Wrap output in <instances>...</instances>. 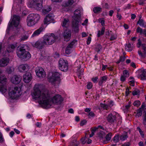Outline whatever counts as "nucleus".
<instances>
[{
    "label": "nucleus",
    "mask_w": 146,
    "mask_h": 146,
    "mask_svg": "<svg viewBox=\"0 0 146 146\" xmlns=\"http://www.w3.org/2000/svg\"><path fill=\"white\" fill-rule=\"evenodd\" d=\"M143 124L145 125H146V115H145L144 116L143 119Z\"/></svg>",
    "instance_id": "nucleus-56"
},
{
    "label": "nucleus",
    "mask_w": 146,
    "mask_h": 146,
    "mask_svg": "<svg viewBox=\"0 0 146 146\" xmlns=\"http://www.w3.org/2000/svg\"><path fill=\"white\" fill-rule=\"evenodd\" d=\"M78 72L80 74V75H82L83 74V69H81L80 70V68H79L78 69H77Z\"/></svg>",
    "instance_id": "nucleus-51"
},
{
    "label": "nucleus",
    "mask_w": 146,
    "mask_h": 146,
    "mask_svg": "<svg viewBox=\"0 0 146 146\" xmlns=\"http://www.w3.org/2000/svg\"><path fill=\"white\" fill-rule=\"evenodd\" d=\"M89 115L90 117H94L95 115L93 112L90 111L89 113Z\"/></svg>",
    "instance_id": "nucleus-53"
},
{
    "label": "nucleus",
    "mask_w": 146,
    "mask_h": 146,
    "mask_svg": "<svg viewBox=\"0 0 146 146\" xmlns=\"http://www.w3.org/2000/svg\"><path fill=\"white\" fill-rule=\"evenodd\" d=\"M44 28L41 27L34 31L32 35V37H34L38 35L44 30Z\"/></svg>",
    "instance_id": "nucleus-22"
},
{
    "label": "nucleus",
    "mask_w": 146,
    "mask_h": 146,
    "mask_svg": "<svg viewBox=\"0 0 146 146\" xmlns=\"http://www.w3.org/2000/svg\"><path fill=\"white\" fill-rule=\"evenodd\" d=\"M54 19L53 15L51 14H48L44 19V23L48 24L53 22Z\"/></svg>",
    "instance_id": "nucleus-16"
},
{
    "label": "nucleus",
    "mask_w": 146,
    "mask_h": 146,
    "mask_svg": "<svg viewBox=\"0 0 146 146\" xmlns=\"http://www.w3.org/2000/svg\"><path fill=\"white\" fill-rule=\"evenodd\" d=\"M21 94V89L18 87H11L9 90V94L12 99H16Z\"/></svg>",
    "instance_id": "nucleus-6"
},
{
    "label": "nucleus",
    "mask_w": 146,
    "mask_h": 146,
    "mask_svg": "<svg viewBox=\"0 0 146 146\" xmlns=\"http://www.w3.org/2000/svg\"><path fill=\"white\" fill-rule=\"evenodd\" d=\"M114 105V103L113 101H111L109 103V105L106 104H101V108H102L105 109L107 110L109 108L112 107Z\"/></svg>",
    "instance_id": "nucleus-21"
},
{
    "label": "nucleus",
    "mask_w": 146,
    "mask_h": 146,
    "mask_svg": "<svg viewBox=\"0 0 146 146\" xmlns=\"http://www.w3.org/2000/svg\"><path fill=\"white\" fill-rule=\"evenodd\" d=\"M127 77L123 75H121L120 77V80L121 81L124 82Z\"/></svg>",
    "instance_id": "nucleus-49"
},
{
    "label": "nucleus",
    "mask_w": 146,
    "mask_h": 146,
    "mask_svg": "<svg viewBox=\"0 0 146 146\" xmlns=\"http://www.w3.org/2000/svg\"><path fill=\"white\" fill-rule=\"evenodd\" d=\"M105 28L103 27H102V30H101V35H102L104 33Z\"/></svg>",
    "instance_id": "nucleus-57"
},
{
    "label": "nucleus",
    "mask_w": 146,
    "mask_h": 146,
    "mask_svg": "<svg viewBox=\"0 0 146 146\" xmlns=\"http://www.w3.org/2000/svg\"><path fill=\"white\" fill-rule=\"evenodd\" d=\"M137 129L139 132V133L141 136L142 137H144V133L142 131V130L139 127H137Z\"/></svg>",
    "instance_id": "nucleus-38"
},
{
    "label": "nucleus",
    "mask_w": 146,
    "mask_h": 146,
    "mask_svg": "<svg viewBox=\"0 0 146 146\" xmlns=\"http://www.w3.org/2000/svg\"><path fill=\"white\" fill-rule=\"evenodd\" d=\"M125 59V58L124 56H121L120 57L119 59L121 62H123L124 61Z\"/></svg>",
    "instance_id": "nucleus-55"
},
{
    "label": "nucleus",
    "mask_w": 146,
    "mask_h": 146,
    "mask_svg": "<svg viewBox=\"0 0 146 146\" xmlns=\"http://www.w3.org/2000/svg\"><path fill=\"white\" fill-rule=\"evenodd\" d=\"M21 80V78L20 76L15 75L12 77L11 81L13 84H17L20 82Z\"/></svg>",
    "instance_id": "nucleus-19"
},
{
    "label": "nucleus",
    "mask_w": 146,
    "mask_h": 146,
    "mask_svg": "<svg viewBox=\"0 0 146 146\" xmlns=\"http://www.w3.org/2000/svg\"><path fill=\"white\" fill-rule=\"evenodd\" d=\"M131 105H130V103L129 102V104L125 106V111H124L125 112H127L128 110V109L130 107Z\"/></svg>",
    "instance_id": "nucleus-48"
},
{
    "label": "nucleus",
    "mask_w": 146,
    "mask_h": 146,
    "mask_svg": "<svg viewBox=\"0 0 146 146\" xmlns=\"http://www.w3.org/2000/svg\"><path fill=\"white\" fill-rule=\"evenodd\" d=\"M33 5L36 10H41L43 7L41 0H33Z\"/></svg>",
    "instance_id": "nucleus-12"
},
{
    "label": "nucleus",
    "mask_w": 146,
    "mask_h": 146,
    "mask_svg": "<svg viewBox=\"0 0 146 146\" xmlns=\"http://www.w3.org/2000/svg\"><path fill=\"white\" fill-rule=\"evenodd\" d=\"M59 68L62 71H66L68 69L67 62L63 59H60L59 61Z\"/></svg>",
    "instance_id": "nucleus-9"
},
{
    "label": "nucleus",
    "mask_w": 146,
    "mask_h": 146,
    "mask_svg": "<svg viewBox=\"0 0 146 146\" xmlns=\"http://www.w3.org/2000/svg\"><path fill=\"white\" fill-rule=\"evenodd\" d=\"M80 11L79 10H76L74 11V16L72 21V28L73 31L77 33L79 31L78 23L80 22Z\"/></svg>",
    "instance_id": "nucleus-2"
},
{
    "label": "nucleus",
    "mask_w": 146,
    "mask_h": 146,
    "mask_svg": "<svg viewBox=\"0 0 146 146\" xmlns=\"http://www.w3.org/2000/svg\"><path fill=\"white\" fill-rule=\"evenodd\" d=\"M98 79V77H95L94 78H93L92 80V81L94 83H97V80Z\"/></svg>",
    "instance_id": "nucleus-52"
},
{
    "label": "nucleus",
    "mask_w": 146,
    "mask_h": 146,
    "mask_svg": "<svg viewBox=\"0 0 146 146\" xmlns=\"http://www.w3.org/2000/svg\"><path fill=\"white\" fill-rule=\"evenodd\" d=\"M36 126L38 127H40L41 126V123H40L37 122L36 123Z\"/></svg>",
    "instance_id": "nucleus-64"
},
{
    "label": "nucleus",
    "mask_w": 146,
    "mask_h": 146,
    "mask_svg": "<svg viewBox=\"0 0 146 146\" xmlns=\"http://www.w3.org/2000/svg\"><path fill=\"white\" fill-rule=\"evenodd\" d=\"M129 89L128 88H127L126 90V94L127 95L129 94Z\"/></svg>",
    "instance_id": "nucleus-59"
},
{
    "label": "nucleus",
    "mask_w": 146,
    "mask_h": 146,
    "mask_svg": "<svg viewBox=\"0 0 146 146\" xmlns=\"http://www.w3.org/2000/svg\"><path fill=\"white\" fill-rule=\"evenodd\" d=\"M107 77L106 76H104L101 78V83L106 82L107 80Z\"/></svg>",
    "instance_id": "nucleus-44"
},
{
    "label": "nucleus",
    "mask_w": 146,
    "mask_h": 146,
    "mask_svg": "<svg viewBox=\"0 0 146 146\" xmlns=\"http://www.w3.org/2000/svg\"><path fill=\"white\" fill-rule=\"evenodd\" d=\"M87 123V121L86 120H84L81 121L80 125L81 126H83L86 124Z\"/></svg>",
    "instance_id": "nucleus-50"
},
{
    "label": "nucleus",
    "mask_w": 146,
    "mask_h": 146,
    "mask_svg": "<svg viewBox=\"0 0 146 146\" xmlns=\"http://www.w3.org/2000/svg\"><path fill=\"white\" fill-rule=\"evenodd\" d=\"M91 39L90 37H88L87 40V44L88 45L90 44V42L91 41Z\"/></svg>",
    "instance_id": "nucleus-54"
},
{
    "label": "nucleus",
    "mask_w": 146,
    "mask_h": 146,
    "mask_svg": "<svg viewBox=\"0 0 146 146\" xmlns=\"http://www.w3.org/2000/svg\"><path fill=\"white\" fill-rule=\"evenodd\" d=\"M68 21V19H64L63 21H62L61 25L62 26L64 27V29H67V27L68 26L67 23Z\"/></svg>",
    "instance_id": "nucleus-30"
},
{
    "label": "nucleus",
    "mask_w": 146,
    "mask_h": 146,
    "mask_svg": "<svg viewBox=\"0 0 146 146\" xmlns=\"http://www.w3.org/2000/svg\"><path fill=\"white\" fill-rule=\"evenodd\" d=\"M51 10V8L50 6H47L45 9H43L42 13L44 14H46L48 13Z\"/></svg>",
    "instance_id": "nucleus-32"
},
{
    "label": "nucleus",
    "mask_w": 146,
    "mask_h": 146,
    "mask_svg": "<svg viewBox=\"0 0 146 146\" xmlns=\"http://www.w3.org/2000/svg\"><path fill=\"white\" fill-rule=\"evenodd\" d=\"M20 17L16 15H14L12 21L10 23L11 25H13L15 27H17L19 24Z\"/></svg>",
    "instance_id": "nucleus-15"
},
{
    "label": "nucleus",
    "mask_w": 146,
    "mask_h": 146,
    "mask_svg": "<svg viewBox=\"0 0 146 146\" xmlns=\"http://www.w3.org/2000/svg\"><path fill=\"white\" fill-rule=\"evenodd\" d=\"M9 58L5 57L0 59V67H4L7 66L10 62Z\"/></svg>",
    "instance_id": "nucleus-13"
},
{
    "label": "nucleus",
    "mask_w": 146,
    "mask_h": 146,
    "mask_svg": "<svg viewBox=\"0 0 146 146\" xmlns=\"http://www.w3.org/2000/svg\"><path fill=\"white\" fill-rule=\"evenodd\" d=\"M129 79L130 80L129 81L130 85L131 86H134V81L133 78L132 77H130Z\"/></svg>",
    "instance_id": "nucleus-36"
},
{
    "label": "nucleus",
    "mask_w": 146,
    "mask_h": 146,
    "mask_svg": "<svg viewBox=\"0 0 146 146\" xmlns=\"http://www.w3.org/2000/svg\"><path fill=\"white\" fill-rule=\"evenodd\" d=\"M140 76L142 80H146V70L143 69L141 71Z\"/></svg>",
    "instance_id": "nucleus-25"
},
{
    "label": "nucleus",
    "mask_w": 146,
    "mask_h": 146,
    "mask_svg": "<svg viewBox=\"0 0 146 146\" xmlns=\"http://www.w3.org/2000/svg\"><path fill=\"white\" fill-rule=\"evenodd\" d=\"M40 18V16L38 14H30L28 16L27 19V25L30 27L34 25L38 22Z\"/></svg>",
    "instance_id": "nucleus-5"
},
{
    "label": "nucleus",
    "mask_w": 146,
    "mask_h": 146,
    "mask_svg": "<svg viewBox=\"0 0 146 146\" xmlns=\"http://www.w3.org/2000/svg\"><path fill=\"white\" fill-rule=\"evenodd\" d=\"M133 105L134 106L138 107L140 105V102L139 101H135L133 102Z\"/></svg>",
    "instance_id": "nucleus-41"
},
{
    "label": "nucleus",
    "mask_w": 146,
    "mask_h": 146,
    "mask_svg": "<svg viewBox=\"0 0 146 146\" xmlns=\"http://www.w3.org/2000/svg\"><path fill=\"white\" fill-rule=\"evenodd\" d=\"M13 69L12 67H9L7 68V71L8 73L10 74L13 71Z\"/></svg>",
    "instance_id": "nucleus-45"
},
{
    "label": "nucleus",
    "mask_w": 146,
    "mask_h": 146,
    "mask_svg": "<svg viewBox=\"0 0 146 146\" xmlns=\"http://www.w3.org/2000/svg\"><path fill=\"white\" fill-rule=\"evenodd\" d=\"M88 22V19H86L85 20L84 23H83L82 24V25H84L86 24V23H87Z\"/></svg>",
    "instance_id": "nucleus-61"
},
{
    "label": "nucleus",
    "mask_w": 146,
    "mask_h": 146,
    "mask_svg": "<svg viewBox=\"0 0 146 146\" xmlns=\"http://www.w3.org/2000/svg\"><path fill=\"white\" fill-rule=\"evenodd\" d=\"M123 75L128 77L129 76V73L128 71L127 70H125L123 71Z\"/></svg>",
    "instance_id": "nucleus-43"
},
{
    "label": "nucleus",
    "mask_w": 146,
    "mask_h": 146,
    "mask_svg": "<svg viewBox=\"0 0 146 146\" xmlns=\"http://www.w3.org/2000/svg\"><path fill=\"white\" fill-rule=\"evenodd\" d=\"M32 45L33 47L38 49H40L44 47L45 44L44 43L43 40H38L35 43H33Z\"/></svg>",
    "instance_id": "nucleus-14"
},
{
    "label": "nucleus",
    "mask_w": 146,
    "mask_h": 146,
    "mask_svg": "<svg viewBox=\"0 0 146 146\" xmlns=\"http://www.w3.org/2000/svg\"><path fill=\"white\" fill-rule=\"evenodd\" d=\"M29 37V36L27 35H23L21 36L20 38L21 41H24L27 39Z\"/></svg>",
    "instance_id": "nucleus-35"
},
{
    "label": "nucleus",
    "mask_w": 146,
    "mask_h": 146,
    "mask_svg": "<svg viewBox=\"0 0 146 146\" xmlns=\"http://www.w3.org/2000/svg\"><path fill=\"white\" fill-rule=\"evenodd\" d=\"M35 71L36 76L40 78H43L45 76L44 71L42 67H37L36 68Z\"/></svg>",
    "instance_id": "nucleus-10"
},
{
    "label": "nucleus",
    "mask_w": 146,
    "mask_h": 146,
    "mask_svg": "<svg viewBox=\"0 0 146 146\" xmlns=\"http://www.w3.org/2000/svg\"><path fill=\"white\" fill-rule=\"evenodd\" d=\"M40 87L39 86H35L32 94L34 99L38 100L40 104H43L46 107L50 108L53 104H60L63 101L61 96L58 94L51 98L48 91H41Z\"/></svg>",
    "instance_id": "nucleus-1"
},
{
    "label": "nucleus",
    "mask_w": 146,
    "mask_h": 146,
    "mask_svg": "<svg viewBox=\"0 0 146 146\" xmlns=\"http://www.w3.org/2000/svg\"><path fill=\"white\" fill-rule=\"evenodd\" d=\"M100 11V8L99 7H97L93 9V11L95 13H97Z\"/></svg>",
    "instance_id": "nucleus-39"
},
{
    "label": "nucleus",
    "mask_w": 146,
    "mask_h": 146,
    "mask_svg": "<svg viewBox=\"0 0 146 146\" xmlns=\"http://www.w3.org/2000/svg\"><path fill=\"white\" fill-rule=\"evenodd\" d=\"M119 140V137L118 135H116L113 138V141L115 143L118 142Z\"/></svg>",
    "instance_id": "nucleus-37"
},
{
    "label": "nucleus",
    "mask_w": 146,
    "mask_h": 146,
    "mask_svg": "<svg viewBox=\"0 0 146 146\" xmlns=\"http://www.w3.org/2000/svg\"><path fill=\"white\" fill-rule=\"evenodd\" d=\"M133 45L131 44L130 43H128V44H126L125 45V50L129 52L131 51L133 49Z\"/></svg>",
    "instance_id": "nucleus-28"
},
{
    "label": "nucleus",
    "mask_w": 146,
    "mask_h": 146,
    "mask_svg": "<svg viewBox=\"0 0 146 146\" xmlns=\"http://www.w3.org/2000/svg\"><path fill=\"white\" fill-rule=\"evenodd\" d=\"M64 30L62 35L64 40L68 41L70 38L71 36L72 32L70 30L67 29H64Z\"/></svg>",
    "instance_id": "nucleus-11"
},
{
    "label": "nucleus",
    "mask_w": 146,
    "mask_h": 146,
    "mask_svg": "<svg viewBox=\"0 0 146 146\" xmlns=\"http://www.w3.org/2000/svg\"><path fill=\"white\" fill-rule=\"evenodd\" d=\"M137 32L139 33L141 35H145L146 36V29H142L140 27H138L136 30Z\"/></svg>",
    "instance_id": "nucleus-24"
},
{
    "label": "nucleus",
    "mask_w": 146,
    "mask_h": 146,
    "mask_svg": "<svg viewBox=\"0 0 146 146\" xmlns=\"http://www.w3.org/2000/svg\"><path fill=\"white\" fill-rule=\"evenodd\" d=\"M60 74L58 72L52 73V75L49 78V82L55 86L58 84L60 82Z\"/></svg>",
    "instance_id": "nucleus-7"
},
{
    "label": "nucleus",
    "mask_w": 146,
    "mask_h": 146,
    "mask_svg": "<svg viewBox=\"0 0 146 146\" xmlns=\"http://www.w3.org/2000/svg\"><path fill=\"white\" fill-rule=\"evenodd\" d=\"M76 42V40H74L69 44L66 48V53L68 54H69L71 52V50L72 47L73 45Z\"/></svg>",
    "instance_id": "nucleus-20"
},
{
    "label": "nucleus",
    "mask_w": 146,
    "mask_h": 146,
    "mask_svg": "<svg viewBox=\"0 0 146 146\" xmlns=\"http://www.w3.org/2000/svg\"><path fill=\"white\" fill-rule=\"evenodd\" d=\"M100 128V125H98L97 127H94L93 128H91V131L92 132V133L90 135V137H93L94 135V132L96 131H98V130H99V129Z\"/></svg>",
    "instance_id": "nucleus-23"
},
{
    "label": "nucleus",
    "mask_w": 146,
    "mask_h": 146,
    "mask_svg": "<svg viewBox=\"0 0 146 146\" xmlns=\"http://www.w3.org/2000/svg\"><path fill=\"white\" fill-rule=\"evenodd\" d=\"M142 47L143 50V53H142L141 50H139L138 53L141 58H144L146 56V46L145 44H143L142 45Z\"/></svg>",
    "instance_id": "nucleus-18"
},
{
    "label": "nucleus",
    "mask_w": 146,
    "mask_h": 146,
    "mask_svg": "<svg viewBox=\"0 0 146 146\" xmlns=\"http://www.w3.org/2000/svg\"><path fill=\"white\" fill-rule=\"evenodd\" d=\"M17 46L16 44L15 45L13 44H11L9 45L7 48V50L8 52H11L13 51L15 48Z\"/></svg>",
    "instance_id": "nucleus-27"
},
{
    "label": "nucleus",
    "mask_w": 146,
    "mask_h": 146,
    "mask_svg": "<svg viewBox=\"0 0 146 146\" xmlns=\"http://www.w3.org/2000/svg\"><path fill=\"white\" fill-rule=\"evenodd\" d=\"M56 38V36L53 33H48L44 35L43 41L45 45H50L54 43Z\"/></svg>",
    "instance_id": "nucleus-4"
},
{
    "label": "nucleus",
    "mask_w": 146,
    "mask_h": 146,
    "mask_svg": "<svg viewBox=\"0 0 146 146\" xmlns=\"http://www.w3.org/2000/svg\"><path fill=\"white\" fill-rule=\"evenodd\" d=\"M127 137V133L125 132H123V134L120 136V139L122 141H124Z\"/></svg>",
    "instance_id": "nucleus-33"
},
{
    "label": "nucleus",
    "mask_w": 146,
    "mask_h": 146,
    "mask_svg": "<svg viewBox=\"0 0 146 146\" xmlns=\"http://www.w3.org/2000/svg\"><path fill=\"white\" fill-rule=\"evenodd\" d=\"M87 88L88 89H91L92 87V84L91 82H89L88 83L87 85Z\"/></svg>",
    "instance_id": "nucleus-46"
},
{
    "label": "nucleus",
    "mask_w": 146,
    "mask_h": 146,
    "mask_svg": "<svg viewBox=\"0 0 146 146\" xmlns=\"http://www.w3.org/2000/svg\"><path fill=\"white\" fill-rule=\"evenodd\" d=\"M112 134L111 133H108L106 136L105 138L106 140L103 142L104 144H106L108 143V141H110L111 138Z\"/></svg>",
    "instance_id": "nucleus-31"
},
{
    "label": "nucleus",
    "mask_w": 146,
    "mask_h": 146,
    "mask_svg": "<svg viewBox=\"0 0 146 146\" xmlns=\"http://www.w3.org/2000/svg\"><path fill=\"white\" fill-rule=\"evenodd\" d=\"M138 92L136 91H134L132 92L133 95V96H135L138 94Z\"/></svg>",
    "instance_id": "nucleus-62"
},
{
    "label": "nucleus",
    "mask_w": 146,
    "mask_h": 146,
    "mask_svg": "<svg viewBox=\"0 0 146 146\" xmlns=\"http://www.w3.org/2000/svg\"><path fill=\"white\" fill-rule=\"evenodd\" d=\"M137 23L140 26L144 28L146 27V25H145V24H144L143 21L142 19H139Z\"/></svg>",
    "instance_id": "nucleus-34"
},
{
    "label": "nucleus",
    "mask_w": 146,
    "mask_h": 146,
    "mask_svg": "<svg viewBox=\"0 0 146 146\" xmlns=\"http://www.w3.org/2000/svg\"><path fill=\"white\" fill-rule=\"evenodd\" d=\"M118 116L119 117V119L118 124H120L121 122V118L118 113L115 112H113L112 113L108 115L107 117V119L109 122L113 123L114 122L116 121V117Z\"/></svg>",
    "instance_id": "nucleus-8"
},
{
    "label": "nucleus",
    "mask_w": 146,
    "mask_h": 146,
    "mask_svg": "<svg viewBox=\"0 0 146 146\" xmlns=\"http://www.w3.org/2000/svg\"><path fill=\"white\" fill-rule=\"evenodd\" d=\"M74 3L73 0H68L67 2H64L62 5L63 6L66 7L71 5Z\"/></svg>",
    "instance_id": "nucleus-26"
},
{
    "label": "nucleus",
    "mask_w": 146,
    "mask_h": 146,
    "mask_svg": "<svg viewBox=\"0 0 146 146\" xmlns=\"http://www.w3.org/2000/svg\"><path fill=\"white\" fill-rule=\"evenodd\" d=\"M113 13H114V12H113V11L110 10L109 11V15L110 16H111L112 15Z\"/></svg>",
    "instance_id": "nucleus-63"
},
{
    "label": "nucleus",
    "mask_w": 146,
    "mask_h": 146,
    "mask_svg": "<svg viewBox=\"0 0 146 146\" xmlns=\"http://www.w3.org/2000/svg\"><path fill=\"white\" fill-rule=\"evenodd\" d=\"M143 44H142L141 43V41L140 40V39H139L138 40V42L137 44V46L139 48L141 46H142V45Z\"/></svg>",
    "instance_id": "nucleus-47"
},
{
    "label": "nucleus",
    "mask_w": 146,
    "mask_h": 146,
    "mask_svg": "<svg viewBox=\"0 0 146 146\" xmlns=\"http://www.w3.org/2000/svg\"><path fill=\"white\" fill-rule=\"evenodd\" d=\"M107 68V65H102V70L103 71L106 68Z\"/></svg>",
    "instance_id": "nucleus-58"
},
{
    "label": "nucleus",
    "mask_w": 146,
    "mask_h": 146,
    "mask_svg": "<svg viewBox=\"0 0 146 146\" xmlns=\"http://www.w3.org/2000/svg\"><path fill=\"white\" fill-rule=\"evenodd\" d=\"M117 36L115 34H113L111 35V37L110 40H113L116 39Z\"/></svg>",
    "instance_id": "nucleus-42"
},
{
    "label": "nucleus",
    "mask_w": 146,
    "mask_h": 146,
    "mask_svg": "<svg viewBox=\"0 0 146 146\" xmlns=\"http://www.w3.org/2000/svg\"><path fill=\"white\" fill-rule=\"evenodd\" d=\"M32 79V76L31 73H26L23 76V80L24 82L26 83L29 82Z\"/></svg>",
    "instance_id": "nucleus-17"
},
{
    "label": "nucleus",
    "mask_w": 146,
    "mask_h": 146,
    "mask_svg": "<svg viewBox=\"0 0 146 146\" xmlns=\"http://www.w3.org/2000/svg\"><path fill=\"white\" fill-rule=\"evenodd\" d=\"M142 115V110L140 108L139 110L137 111V113L136 114V116L139 117L141 116Z\"/></svg>",
    "instance_id": "nucleus-40"
},
{
    "label": "nucleus",
    "mask_w": 146,
    "mask_h": 146,
    "mask_svg": "<svg viewBox=\"0 0 146 146\" xmlns=\"http://www.w3.org/2000/svg\"><path fill=\"white\" fill-rule=\"evenodd\" d=\"M91 109L90 108H86L85 110V111L87 112H89L91 111Z\"/></svg>",
    "instance_id": "nucleus-60"
},
{
    "label": "nucleus",
    "mask_w": 146,
    "mask_h": 146,
    "mask_svg": "<svg viewBox=\"0 0 146 146\" xmlns=\"http://www.w3.org/2000/svg\"><path fill=\"white\" fill-rule=\"evenodd\" d=\"M17 54L18 56L21 59H29L31 57L29 52L26 51L24 47L21 46L17 48Z\"/></svg>",
    "instance_id": "nucleus-3"
},
{
    "label": "nucleus",
    "mask_w": 146,
    "mask_h": 146,
    "mask_svg": "<svg viewBox=\"0 0 146 146\" xmlns=\"http://www.w3.org/2000/svg\"><path fill=\"white\" fill-rule=\"evenodd\" d=\"M28 68V66L27 65H22L19 66V71L21 72H23L26 69Z\"/></svg>",
    "instance_id": "nucleus-29"
}]
</instances>
